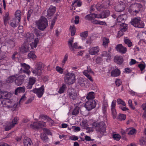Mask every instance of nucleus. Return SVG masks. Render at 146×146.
Listing matches in <instances>:
<instances>
[{"mask_svg":"<svg viewBox=\"0 0 146 146\" xmlns=\"http://www.w3.org/2000/svg\"><path fill=\"white\" fill-rule=\"evenodd\" d=\"M35 33L36 36V37L34 40V41L33 42L30 44H23L21 46L20 50L23 53H25L29 51L31 49H33L36 48L37 46V45L40 39L42 37V34L39 31H36Z\"/></svg>","mask_w":146,"mask_h":146,"instance_id":"f257e3e1","label":"nucleus"},{"mask_svg":"<svg viewBox=\"0 0 146 146\" xmlns=\"http://www.w3.org/2000/svg\"><path fill=\"white\" fill-rule=\"evenodd\" d=\"M92 127L96 128L98 134L100 136H102L106 132V126L103 121L99 123L94 122L92 124Z\"/></svg>","mask_w":146,"mask_h":146,"instance_id":"f03ea898","label":"nucleus"},{"mask_svg":"<svg viewBox=\"0 0 146 146\" xmlns=\"http://www.w3.org/2000/svg\"><path fill=\"white\" fill-rule=\"evenodd\" d=\"M35 23L38 29L41 31L44 30L48 25L47 20L44 17H41Z\"/></svg>","mask_w":146,"mask_h":146,"instance_id":"7ed1b4c3","label":"nucleus"},{"mask_svg":"<svg viewBox=\"0 0 146 146\" xmlns=\"http://www.w3.org/2000/svg\"><path fill=\"white\" fill-rule=\"evenodd\" d=\"M75 76L74 74L68 73L64 77L65 82L68 85L73 84L75 81Z\"/></svg>","mask_w":146,"mask_h":146,"instance_id":"20e7f679","label":"nucleus"},{"mask_svg":"<svg viewBox=\"0 0 146 146\" xmlns=\"http://www.w3.org/2000/svg\"><path fill=\"white\" fill-rule=\"evenodd\" d=\"M141 8V5L139 3H135L131 5L129 8V12L132 15H135L138 13Z\"/></svg>","mask_w":146,"mask_h":146,"instance_id":"39448f33","label":"nucleus"},{"mask_svg":"<svg viewBox=\"0 0 146 146\" xmlns=\"http://www.w3.org/2000/svg\"><path fill=\"white\" fill-rule=\"evenodd\" d=\"M131 23L134 27L139 28H143L144 26L143 23L140 20V17L134 18L132 19Z\"/></svg>","mask_w":146,"mask_h":146,"instance_id":"423d86ee","label":"nucleus"},{"mask_svg":"<svg viewBox=\"0 0 146 146\" xmlns=\"http://www.w3.org/2000/svg\"><path fill=\"white\" fill-rule=\"evenodd\" d=\"M43 65L42 63H38L37 64L36 68L31 70L32 72L35 74V75L40 76L42 73V71L43 70Z\"/></svg>","mask_w":146,"mask_h":146,"instance_id":"0eeeda50","label":"nucleus"},{"mask_svg":"<svg viewBox=\"0 0 146 146\" xmlns=\"http://www.w3.org/2000/svg\"><path fill=\"white\" fill-rule=\"evenodd\" d=\"M73 38H70L68 41V44L70 50L72 51H74L75 50L74 48L80 49L81 47L78 46L77 42L74 43L73 45Z\"/></svg>","mask_w":146,"mask_h":146,"instance_id":"6e6552de","label":"nucleus"},{"mask_svg":"<svg viewBox=\"0 0 146 146\" xmlns=\"http://www.w3.org/2000/svg\"><path fill=\"white\" fill-rule=\"evenodd\" d=\"M1 103L3 107L8 108H15L17 105L15 102H13L9 99L7 100L6 101L3 100L2 102Z\"/></svg>","mask_w":146,"mask_h":146,"instance_id":"1a4fd4ad","label":"nucleus"},{"mask_svg":"<svg viewBox=\"0 0 146 146\" xmlns=\"http://www.w3.org/2000/svg\"><path fill=\"white\" fill-rule=\"evenodd\" d=\"M96 105L95 101L93 100H91L86 103L85 107L88 110H90L95 107Z\"/></svg>","mask_w":146,"mask_h":146,"instance_id":"9d476101","label":"nucleus"},{"mask_svg":"<svg viewBox=\"0 0 146 146\" xmlns=\"http://www.w3.org/2000/svg\"><path fill=\"white\" fill-rule=\"evenodd\" d=\"M68 95L71 99L75 100L77 96V94L75 92V90L72 88H69L67 91Z\"/></svg>","mask_w":146,"mask_h":146,"instance_id":"9b49d317","label":"nucleus"},{"mask_svg":"<svg viewBox=\"0 0 146 146\" xmlns=\"http://www.w3.org/2000/svg\"><path fill=\"white\" fill-rule=\"evenodd\" d=\"M46 124L45 122L41 121L34 122L33 124H30V127L33 129H37L40 127H44Z\"/></svg>","mask_w":146,"mask_h":146,"instance_id":"f8f14e48","label":"nucleus"},{"mask_svg":"<svg viewBox=\"0 0 146 146\" xmlns=\"http://www.w3.org/2000/svg\"><path fill=\"white\" fill-rule=\"evenodd\" d=\"M44 88L43 86H42L39 88H35L32 91L36 94L38 97L40 98L42 96L44 92Z\"/></svg>","mask_w":146,"mask_h":146,"instance_id":"ddd939ff","label":"nucleus"},{"mask_svg":"<svg viewBox=\"0 0 146 146\" xmlns=\"http://www.w3.org/2000/svg\"><path fill=\"white\" fill-rule=\"evenodd\" d=\"M18 120V118L17 117H15L13 120L12 122L10 123L9 125H8L6 126L5 127V130L6 131H8L11 129V128L13 127L17 123Z\"/></svg>","mask_w":146,"mask_h":146,"instance_id":"4468645a","label":"nucleus"},{"mask_svg":"<svg viewBox=\"0 0 146 146\" xmlns=\"http://www.w3.org/2000/svg\"><path fill=\"white\" fill-rule=\"evenodd\" d=\"M116 103V100H113L111 103V111L112 116L114 119H115L117 115L116 111L115 108Z\"/></svg>","mask_w":146,"mask_h":146,"instance_id":"2eb2a0df","label":"nucleus"},{"mask_svg":"<svg viewBox=\"0 0 146 146\" xmlns=\"http://www.w3.org/2000/svg\"><path fill=\"white\" fill-rule=\"evenodd\" d=\"M24 77L23 75H20L15 79V83L16 85L19 86L21 85L23 83Z\"/></svg>","mask_w":146,"mask_h":146,"instance_id":"dca6fc26","label":"nucleus"},{"mask_svg":"<svg viewBox=\"0 0 146 146\" xmlns=\"http://www.w3.org/2000/svg\"><path fill=\"white\" fill-rule=\"evenodd\" d=\"M127 29V25L124 23L121 24L120 27V31L118 32V37H121L123 35L121 34V32H123L126 31Z\"/></svg>","mask_w":146,"mask_h":146,"instance_id":"f3484780","label":"nucleus"},{"mask_svg":"<svg viewBox=\"0 0 146 146\" xmlns=\"http://www.w3.org/2000/svg\"><path fill=\"white\" fill-rule=\"evenodd\" d=\"M115 48L117 51L121 53H125L127 51L126 48L123 47L121 44L117 45Z\"/></svg>","mask_w":146,"mask_h":146,"instance_id":"a211bd4d","label":"nucleus"},{"mask_svg":"<svg viewBox=\"0 0 146 146\" xmlns=\"http://www.w3.org/2000/svg\"><path fill=\"white\" fill-rule=\"evenodd\" d=\"M21 65L22 68L25 69L23 70V72L29 75L31 73V71L29 70L30 68V66L25 63H21Z\"/></svg>","mask_w":146,"mask_h":146,"instance_id":"6ab92c4d","label":"nucleus"},{"mask_svg":"<svg viewBox=\"0 0 146 146\" xmlns=\"http://www.w3.org/2000/svg\"><path fill=\"white\" fill-rule=\"evenodd\" d=\"M125 8V5L124 3L121 2V3H118L115 7V9L116 11L121 12Z\"/></svg>","mask_w":146,"mask_h":146,"instance_id":"aec40b11","label":"nucleus"},{"mask_svg":"<svg viewBox=\"0 0 146 146\" xmlns=\"http://www.w3.org/2000/svg\"><path fill=\"white\" fill-rule=\"evenodd\" d=\"M0 95L2 99H4V100H6V101L7 100H9L11 96V94L10 93H8V92L6 91L1 92Z\"/></svg>","mask_w":146,"mask_h":146,"instance_id":"412c9836","label":"nucleus"},{"mask_svg":"<svg viewBox=\"0 0 146 146\" xmlns=\"http://www.w3.org/2000/svg\"><path fill=\"white\" fill-rule=\"evenodd\" d=\"M34 35L32 33H27L26 35L25 36V40L28 42H30L34 40Z\"/></svg>","mask_w":146,"mask_h":146,"instance_id":"4be33fe9","label":"nucleus"},{"mask_svg":"<svg viewBox=\"0 0 146 146\" xmlns=\"http://www.w3.org/2000/svg\"><path fill=\"white\" fill-rule=\"evenodd\" d=\"M24 146H32L33 143L31 139L27 137H25L23 140Z\"/></svg>","mask_w":146,"mask_h":146,"instance_id":"5701e85b","label":"nucleus"},{"mask_svg":"<svg viewBox=\"0 0 146 146\" xmlns=\"http://www.w3.org/2000/svg\"><path fill=\"white\" fill-rule=\"evenodd\" d=\"M36 82L35 78L32 77L29 78V82L27 86V88L28 89L31 88L33 85L35 84Z\"/></svg>","mask_w":146,"mask_h":146,"instance_id":"b1692460","label":"nucleus"},{"mask_svg":"<svg viewBox=\"0 0 146 146\" xmlns=\"http://www.w3.org/2000/svg\"><path fill=\"white\" fill-rule=\"evenodd\" d=\"M99 48L98 46L93 47L90 49L89 53L92 55L96 54L99 52Z\"/></svg>","mask_w":146,"mask_h":146,"instance_id":"393cba45","label":"nucleus"},{"mask_svg":"<svg viewBox=\"0 0 146 146\" xmlns=\"http://www.w3.org/2000/svg\"><path fill=\"white\" fill-rule=\"evenodd\" d=\"M56 10L55 7L52 6H50L47 10V15L49 16H52Z\"/></svg>","mask_w":146,"mask_h":146,"instance_id":"a878e982","label":"nucleus"},{"mask_svg":"<svg viewBox=\"0 0 146 146\" xmlns=\"http://www.w3.org/2000/svg\"><path fill=\"white\" fill-rule=\"evenodd\" d=\"M114 60L116 63L119 64H122L123 61V57L121 56H115L114 58Z\"/></svg>","mask_w":146,"mask_h":146,"instance_id":"bb28decb","label":"nucleus"},{"mask_svg":"<svg viewBox=\"0 0 146 146\" xmlns=\"http://www.w3.org/2000/svg\"><path fill=\"white\" fill-rule=\"evenodd\" d=\"M120 74V71L118 69H115L112 70L111 72V76L113 77H117Z\"/></svg>","mask_w":146,"mask_h":146,"instance_id":"cd10ccee","label":"nucleus"},{"mask_svg":"<svg viewBox=\"0 0 146 146\" xmlns=\"http://www.w3.org/2000/svg\"><path fill=\"white\" fill-rule=\"evenodd\" d=\"M20 22L19 19L17 20V19H14L11 21L10 25L12 27L15 28L18 26V24Z\"/></svg>","mask_w":146,"mask_h":146,"instance_id":"c85d7f7f","label":"nucleus"},{"mask_svg":"<svg viewBox=\"0 0 146 146\" xmlns=\"http://www.w3.org/2000/svg\"><path fill=\"white\" fill-rule=\"evenodd\" d=\"M81 127L83 129H87L88 128V121L87 120L84 119L82 121L80 124Z\"/></svg>","mask_w":146,"mask_h":146,"instance_id":"c756f323","label":"nucleus"},{"mask_svg":"<svg viewBox=\"0 0 146 146\" xmlns=\"http://www.w3.org/2000/svg\"><path fill=\"white\" fill-rule=\"evenodd\" d=\"M25 91V87H19L17 88L15 91V94L17 95L18 93H22Z\"/></svg>","mask_w":146,"mask_h":146,"instance_id":"7c9ffc66","label":"nucleus"},{"mask_svg":"<svg viewBox=\"0 0 146 146\" xmlns=\"http://www.w3.org/2000/svg\"><path fill=\"white\" fill-rule=\"evenodd\" d=\"M82 5V2L79 0H76L72 3V5L74 7L75 6L80 7Z\"/></svg>","mask_w":146,"mask_h":146,"instance_id":"2f4dec72","label":"nucleus"},{"mask_svg":"<svg viewBox=\"0 0 146 146\" xmlns=\"http://www.w3.org/2000/svg\"><path fill=\"white\" fill-rule=\"evenodd\" d=\"M84 74H94V72L92 71L90 66H88L87 68V70H85L83 72Z\"/></svg>","mask_w":146,"mask_h":146,"instance_id":"473e14b6","label":"nucleus"},{"mask_svg":"<svg viewBox=\"0 0 146 146\" xmlns=\"http://www.w3.org/2000/svg\"><path fill=\"white\" fill-rule=\"evenodd\" d=\"M95 98V94L94 92H90L88 94L86 99L88 100L93 99Z\"/></svg>","mask_w":146,"mask_h":146,"instance_id":"72a5a7b5","label":"nucleus"},{"mask_svg":"<svg viewBox=\"0 0 146 146\" xmlns=\"http://www.w3.org/2000/svg\"><path fill=\"white\" fill-rule=\"evenodd\" d=\"M80 108L78 106H76L73 109L72 112V114L74 115H76L79 113Z\"/></svg>","mask_w":146,"mask_h":146,"instance_id":"f704fd0d","label":"nucleus"},{"mask_svg":"<svg viewBox=\"0 0 146 146\" xmlns=\"http://www.w3.org/2000/svg\"><path fill=\"white\" fill-rule=\"evenodd\" d=\"M92 23L94 24H99L100 25H105L106 23L103 21H100L98 20H94L92 21Z\"/></svg>","mask_w":146,"mask_h":146,"instance_id":"c9c22d12","label":"nucleus"},{"mask_svg":"<svg viewBox=\"0 0 146 146\" xmlns=\"http://www.w3.org/2000/svg\"><path fill=\"white\" fill-rule=\"evenodd\" d=\"M85 18L86 19L88 20H92L94 19L95 18L94 16V13H91L85 16Z\"/></svg>","mask_w":146,"mask_h":146,"instance_id":"e433bc0d","label":"nucleus"},{"mask_svg":"<svg viewBox=\"0 0 146 146\" xmlns=\"http://www.w3.org/2000/svg\"><path fill=\"white\" fill-rule=\"evenodd\" d=\"M66 88V85L64 84H63L62 86L59 89L58 91V93L60 94L63 93Z\"/></svg>","mask_w":146,"mask_h":146,"instance_id":"4c0bfd02","label":"nucleus"},{"mask_svg":"<svg viewBox=\"0 0 146 146\" xmlns=\"http://www.w3.org/2000/svg\"><path fill=\"white\" fill-rule=\"evenodd\" d=\"M101 56H102L106 57L107 58H106V60H107L108 59H110V58L111 57L110 54L106 51H103L102 52V53L101 54Z\"/></svg>","mask_w":146,"mask_h":146,"instance_id":"58836bf2","label":"nucleus"},{"mask_svg":"<svg viewBox=\"0 0 146 146\" xmlns=\"http://www.w3.org/2000/svg\"><path fill=\"white\" fill-rule=\"evenodd\" d=\"M15 77L14 76H12L9 77L7 80L6 81L7 83H11L13 82L14 80H15Z\"/></svg>","mask_w":146,"mask_h":146,"instance_id":"ea45409f","label":"nucleus"},{"mask_svg":"<svg viewBox=\"0 0 146 146\" xmlns=\"http://www.w3.org/2000/svg\"><path fill=\"white\" fill-rule=\"evenodd\" d=\"M21 12L20 11H17L15 14V16L16 18L18 20V19H19V21H20L21 15Z\"/></svg>","mask_w":146,"mask_h":146,"instance_id":"a19ab883","label":"nucleus"},{"mask_svg":"<svg viewBox=\"0 0 146 146\" xmlns=\"http://www.w3.org/2000/svg\"><path fill=\"white\" fill-rule=\"evenodd\" d=\"M124 40L125 44H127L129 47H130L132 46V42L129 39L127 38H124Z\"/></svg>","mask_w":146,"mask_h":146,"instance_id":"79ce46f5","label":"nucleus"},{"mask_svg":"<svg viewBox=\"0 0 146 146\" xmlns=\"http://www.w3.org/2000/svg\"><path fill=\"white\" fill-rule=\"evenodd\" d=\"M110 14V11L108 10H106L104 11L102 13L103 18L107 17Z\"/></svg>","mask_w":146,"mask_h":146,"instance_id":"37998d69","label":"nucleus"},{"mask_svg":"<svg viewBox=\"0 0 146 146\" xmlns=\"http://www.w3.org/2000/svg\"><path fill=\"white\" fill-rule=\"evenodd\" d=\"M9 13L7 12L5 13L4 17V21L5 25H6L8 20H9Z\"/></svg>","mask_w":146,"mask_h":146,"instance_id":"c03bdc74","label":"nucleus"},{"mask_svg":"<svg viewBox=\"0 0 146 146\" xmlns=\"http://www.w3.org/2000/svg\"><path fill=\"white\" fill-rule=\"evenodd\" d=\"M70 29L71 31V35L74 36L75 33V29L74 25L71 26Z\"/></svg>","mask_w":146,"mask_h":146,"instance_id":"a18cd8bd","label":"nucleus"},{"mask_svg":"<svg viewBox=\"0 0 146 146\" xmlns=\"http://www.w3.org/2000/svg\"><path fill=\"white\" fill-rule=\"evenodd\" d=\"M141 145H146V138L142 137L139 141Z\"/></svg>","mask_w":146,"mask_h":146,"instance_id":"49530a36","label":"nucleus"},{"mask_svg":"<svg viewBox=\"0 0 146 146\" xmlns=\"http://www.w3.org/2000/svg\"><path fill=\"white\" fill-rule=\"evenodd\" d=\"M7 42L10 44L11 47H14L15 45V43L14 41L11 39L8 40H7Z\"/></svg>","mask_w":146,"mask_h":146,"instance_id":"de8ad7c7","label":"nucleus"},{"mask_svg":"<svg viewBox=\"0 0 146 146\" xmlns=\"http://www.w3.org/2000/svg\"><path fill=\"white\" fill-rule=\"evenodd\" d=\"M117 102L118 104H122L123 106H126V104L125 102L120 98H118L117 100Z\"/></svg>","mask_w":146,"mask_h":146,"instance_id":"09e8293b","label":"nucleus"},{"mask_svg":"<svg viewBox=\"0 0 146 146\" xmlns=\"http://www.w3.org/2000/svg\"><path fill=\"white\" fill-rule=\"evenodd\" d=\"M79 84L81 86H85V83L84 79L82 78H80L78 80V81Z\"/></svg>","mask_w":146,"mask_h":146,"instance_id":"8fccbe9b","label":"nucleus"},{"mask_svg":"<svg viewBox=\"0 0 146 146\" xmlns=\"http://www.w3.org/2000/svg\"><path fill=\"white\" fill-rule=\"evenodd\" d=\"M124 15L119 16L117 18V21L118 22H121L125 20L124 18Z\"/></svg>","mask_w":146,"mask_h":146,"instance_id":"3c124183","label":"nucleus"},{"mask_svg":"<svg viewBox=\"0 0 146 146\" xmlns=\"http://www.w3.org/2000/svg\"><path fill=\"white\" fill-rule=\"evenodd\" d=\"M103 44L104 45H106L108 44L110 42L109 39L105 37H104L103 38Z\"/></svg>","mask_w":146,"mask_h":146,"instance_id":"603ef678","label":"nucleus"},{"mask_svg":"<svg viewBox=\"0 0 146 146\" xmlns=\"http://www.w3.org/2000/svg\"><path fill=\"white\" fill-rule=\"evenodd\" d=\"M28 56L29 58L33 59L36 58V56L34 52H31L28 54Z\"/></svg>","mask_w":146,"mask_h":146,"instance_id":"864d4df0","label":"nucleus"},{"mask_svg":"<svg viewBox=\"0 0 146 146\" xmlns=\"http://www.w3.org/2000/svg\"><path fill=\"white\" fill-rule=\"evenodd\" d=\"M40 137L41 139L44 141H46L48 139V137L45 133H42L41 134Z\"/></svg>","mask_w":146,"mask_h":146,"instance_id":"5fc2aeb1","label":"nucleus"},{"mask_svg":"<svg viewBox=\"0 0 146 146\" xmlns=\"http://www.w3.org/2000/svg\"><path fill=\"white\" fill-rule=\"evenodd\" d=\"M81 36L82 37V39H83V38H85L86 37L88 36L87 31H84L80 34Z\"/></svg>","mask_w":146,"mask_h":146,"instance_id":"6e6d98bb","label":"nucleus"},{"mask_svg":"<svg viewBox=\"0 0 146 146\" xmlns=\"http://www.w3.org/2000/svg\"><path fill=\"white\" fill-rule=\"evenodd\" d=\"M113 138L115 140L118 141L119 140L120 138V136L118 134H114L113 135Z\"/></svg>","mask_w":146,"mask_h":146,"instance_id":"4d7b16f0","label":"nucleus"},{"mask_svg":"<svg viewBox=\"0 0 146 146\" xmlns=\"http://www.w3.org/2000/svg\"><path fill=\"white\" fill-rule=\"evenodd\" d=\"M126 118V116L125 115L123 114H119L118 119L119 120H124Z\"/></svg>","mask_w":146,"mask_h":146,"instance_id":"13d9d810","label":"nucleus"},{"mask_svg":"<svg viewBox=\"0 0 146 146\" xmlns=\"http://www.w3.org/2000/svg\"><path fill=\"white\" fill-rule=\"evenodd\" d=\"M94 16L95 19V18H97L98 19L103 18L102 15L101 14H96L94 13Z\"/></svg>","mask_w":146,"mask_h":146,"instance_id":"bf43d9fd","label":"nucleus"},{"mask_svg":"<svg viewBox=\"0 0 146 146\" xmlns=\"http://www.w3.org/2000/svg\"><path fill=\"white\" fill-rule=\"evenodd\" d=\"M56 70L60 73L62 74L63 72V70L59 66H56Z\"/></svg>","mask_w":146,"mask_h":146,"instance_id":"052dcab7","label":"nucleus"},{"mask_svg":"<svg viewBox=\"0 0 146 146\" xmlns=\"http://www.w3.org/2000/svg\"><path fill=\"white\" fill-rule=\"evenodd\" d=\"M138 66L140 68V70L142 71L145 69V64H140L138 65Z\"/></svg>","mask_w":146,"mask_h":146,"instance_id":"680f3d73","label":"nucleus"},{"mask_svg":"<svg viewBox=\"0 0 146 146\" xmlns=\"http://www.w3.org/2000/svg\"><path fill=\"white\" fill-rule=\"evenodd\" d=\"M115 84L117 86H119L121 84V80L119 79H117L115 81Z\"/></svg>","mask_w":146,"mask_h":146,"instance_id":"e2e57ef3","label":"nucleus"},{"mask_svg":"<svg viewBox=\"0 0 146 146\" xmlns=\"http://www.w3.org/2000/svg\"><path fill=\"white\" fill-rule=\"evenodd\" d=\"M128 103L129 106L131 109L134 110L135 108L133 106L132 100L130 99L128 101Z\"/></svg>","mask_w":146,"mask_h":146,"instance_id":"0e129e2a","label":"nucleus"},{"mask_svg":"<svg viewBox=\"0 0 146 146\" xmlns=\"http://www.w3.org/2000/svg\"><path fill=\"white\" fill-rule=\"evenodd\" d=\"M68 58V55L67 54H66L64 57V58L62 61V64L63 65H64L66 61L67 60Z\"/></svg>","mask_w":146,"mask_h":146,"instance_id":"69168bd1","label":"nucleus"},{"mask_svg":"<svg viewBox=\"0 0 146 146\" xmlns=\"http://www.w3.org/2000/svg\"><path fill=\"white\" fill-rule=\"evenodd\" d=\"M69 139L72 140L76 141L78 139V137L76 136L73 135V136L70 137Z\"/></svg>","mask_w":146,"mask_h":146,"instance_id":"338daca9","label":"nucleus"},{"mask_svg":"<svg viewBox=\"0 0 146 146\" xmlns=\"http://www.w3.org/2000/svg\"><path fill=\"white\" fill-rule=\"evenodd\" d=\"M75 20L74 21L75 23L76 24H77L79 22V17L78 16H76L75 17Z\"/></svg>","mask_w":146,"mask_h":146,"instance_id":"774afa93","label":"nucleus"}]
</instances>
